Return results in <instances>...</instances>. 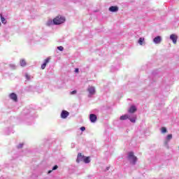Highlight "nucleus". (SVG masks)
Listing matches in <instances>:
<instances>
[{"label": "nucleus", "instance_id": "obj_1", "mask_svg": "<svg viewBox=\"0 0 179 179\" xmlns=\"http://www.w3.org/2000/svg\"><path fill=\"white\" fill-rule=\"evenodd\" d=\"M21 117L22 120L24 121V122H27V125H31V123H30V121H33V119L34 118L31 114V110L27 108L23 110Z\"/></svg>", "mask_w": 179, "mask_h": 179}, {"label": "nucleus", "instance_id": "obj_2", "mask_svg": "<svg viewBox=\"0 0 179 179\" xmlns=\"http://www.w3.org/2000/svg\"><path fill=\"white\" fill-rule=\"evenodd\" d=\"M126 120H129L130 122L135 124V122H136V115L128 113L120 117V121H126Z\"/></svg>", "mask_w": 179, "mask_h": 179}, {"label": "nucleus", "instance_id": "obj_3", "mask_svg": "<svg viewBox=\"0 0 179 179\" xmlns=\"http://www.w3.org/2000/svg\"><path fill=\"white\" fill-rule=\"evenodd\" d=\"M127 160H129L130 164L135 166L136 164V162H138V157L134 155L133 152H130L127 155Z\"/></svg>", "mask_w": 179, "mask_h": 179}, {"label": "nucleus", "instance_id": "obj_4", "mask_svg": "<svg viewBox=\"0 0 179 179\" xmlns=\"http://www.w3.org/2000/svg\"><path fill=\"white\" fill-rule=\"evenodd\" d=\"M65 22V17L61 15H59L53 19V24L55 25L62 24Z\"/></svg>", "mask_w": 179, "mask_h": 179}, {"label": "nucleus", "instance_id": "obj_5", "mask_svg": "<svg viewBox=\"0 0 179 179\" xmlns=\"http://www.w3.org/2000/svg\"><path fill=\"white\" fill-rule=\"evenodd\" d=\"M87 92H88V97H92V96H94L96 94V88L93 86H89L87 89Z\"/></svg>", "mask_w": 179, "mask_h": 179}, {"label": "nucleus", "instance_id": "obj_6", "mask_svg": "<svg viewBox=\"0 0 179 179\" xmlns=\"http://www.w3.org/2000/svg\"><path fill=\"white\" fill-rule=\"evenodd\" d=\"M170 40H171V41H173V44H177V40H178V36L174 34H171Z\"/></svg>", "mask_w": 179, "mask_h": 179}, {"label": "nucleus", "instance_id": "obj_7", "mask_svg": "<svg viewBox=\"0 0 179 179\" xmlns=\"http://www.w3.org/2000/svg\"><path fill=\"white\" fill-rule=\"evenodd\" d=\"M85 159V156L82 155V153H78L77 156L76 162L80 163V162H83Z\"/></svg>", "mask_w": 179, "mask_h": 179}, {"label": "nucleus", "instance_id": "obj_8", "mask_svg": "<svg viewBox=\"0 0 179 179\" xmlns=\"http://www.w3.org/2000/svg\"><path fill=\"white\" fill-rule=\"evenodd\" d=\"M153 43L155 44H160L162 43V36H157L153 38Z\"/></svg>", "mask_w": 179, "mask_h": 179}, {"label": "nucleus", "instance_id": "obj_9", "mask_svg": "<svg viewBox=\"0 0 179 179\" xmlns=\"http://www.w3.org/2000/svg\"><path fill=\"white\" fill-rule=\"evenodd\" d=\"M9 98L13 100V101H17V95L15 92H12L9 94Z\"/></svg>", "mask_w": 179, "mask_h": 179}, {"label": "nucleus", "instance_id": "obj_10", "mask_svg": "<svg viewBox=\"0 0 179 179\" xmlns=\"http://www.w3.org/2000/svg\"><path fill=\"white\" fill-rule=\"evenodd\" d=\"M90 121H91V122H93V123L96 122L97 121V115L94 114H90Z\"/></svg>", "mask_w": 179, "mask_h": 179}, {"label": "nucleus", "instance_id": "obj_11", "mask_svg": "<svg viewBox=\"0 0 179 179\" xmlns=\"http://www.w3.org/2000/svg\"><path fill=\"white\" fill-rule=\"evenodd\" d=\"M69 115V112H68L66 110H62V111L61 117L64 120H65V118H67Z\"/></svg>", "mask_w": 179, "mask_h": 179}, {"label": "nucleus", "instance_id": "obj_12", "mask_svg": "<svg viewBox=\"0 0 179 179\" xmlns=\"http://www.w3.org/2000/svg\"><path fill=\"white\" fill-rule=\"evenodd\" d=\"M136 111V106H131L129 110H128V113L129 114H134V113H135Z\"/></svg>", "mask_w": 179, "mask_h": 179}, {"label": "nucleus", "instance_id": "obj_13", "mask_svg": "<svg viewBox=\"0 0 179 179\" xmlns=\"http://www.w3.org/2000/svg\"><path fill=\"white\" fill-rule=\"evenodd\" d=\"M109 11L110 12H118V6H111L109 8Z\"/></svg>", "mask_w": 179, "mask_h": 179}, {"label": "nucleus", "instance_id": "obj_14", "mask_svg": "<svg viewBox=\"0 0 179 179\" xmlns=\"http://www.w3.org/2000/svg\"><path fill=\"white\" fill-rule=\"evenodd\" d=\"M10 134H13V129L12 127L7 128L6 129V134L10 135Z\"/></svg>", "mask_w": 179, "mask_h": 179}, {"label": "nucleus", "instance_id": "obj_15", "mask_svg": "<svg viewBox=\"0 0 179 179\" xmlns=\"http://www.w3.org/2000/svg\"><path fill=\"white\" fill-rule=\"evenodd\" d=\"M84 163H85L86 164H87L88 163H90V157H84Z\"/></svg>", "mask_w": 179, "mask_h": 179}, {"label": "nucleus", "instance_id": "obj_16", "mask_svg": "<svg viewBox=\"0 0 179 179\" xmlns=\"http://www.w3.org/2000/svg\"><path fill=\"white\" fill-rule=\"evenodd\" d=\"M145 41L144 38H139L138 43L140 44V45H143V42Z\"/></svg>", "mask_w": 179, "mask_h": 179}, {"label": "nucleus", "instance_id": "obj_17", "mask_svg": "<svg viewBox=\"0 0 179 179\" xmlns=\"http://www.w3.org/2000/svg\"><path fill=\"white\" fill-rule=\"evenodd\" d=\"M20 64L21 66H26V60L24 59H21Z\"/></svg>", "mask_w": 179, "mask_h": 179}, {"label": "nucleus", "instance_id": "obj_18", "mask_svg": "<svg viewBox=\"0 0 179 179\" xmlns=\"http://www.w3.org/2000/svg\"><path fill=\"white\" fill-rule=\"evenodd\" d=\"M46 24L47 26H52V24H54V20H49L47 22Z\"/></svg>", "mask_w": 179, "mask_h": 179}, {"label": "nucleus", "instance_id": "obj_19", "mask_svg": "<svg viewBox=\"0 0 179 179\" xmlns=\"http://www.w3.org/2000/svg\"><path fill=\"white\" fill-rule=\"evenodd\" d=\"M25 78H26L27 80H31V78H32L33 77H31V76H30V75L26 73V74H25Z\"/></svg>", "mask_w": 179, "mask_h": 179}, {"label": "nucleus", "instance_id": "obj_20", "mask_svg": "<svg viewBox=\"0 0 179 179\" xmlns=\"http://www.w3.org/2000/svg\"><path fill=\"white\" fill-rule=\"evenodd\" d=\"M166 141H171V139H173V134H169L166 138Z\"/></svg>", "mask_w": 179, "mask_h": 179}, {"label": "nucleus", "instance_id": "obj_21", "mask_svg": "<svg viewBox=\"0 0 179 179\" xmlns=\"http://www.w3.org/2000/svg\"><path fill=\"white\" fill-rule=\"evenodd\" d=\"M1 22L3 23L4 24L6 23L5 17H2V15H1Z\"/></svg>", "mask_w": 179, "mask_h": 179}, {"label": "nucleus", "instance_id": "obj_22", "mask_svg": "<svg viewBox=\"0 0 179 179\" xmlns=\"http://www.w3.org/2000/svg\"><path fill=\"white\" fill-rule=\"evenodd\" d=\"M162 134H166V132H167V129L166 127H162Z\"/></svg>", "mask_w": 179, "mask_h": 179}, {"label": "nucleus", "instance_id": "obj_23", "mask_svg": "<svg viewBox=\"0 0 179 179\" xmlns=\"http://www.w3.org/2000/svg\"><path fill=\"white\" fill-rule=\"evenodd\" d=\"M50 62V57H48L47 59H45L43 64H45L47 65V64H48Z\"/></svg>", "mask_w": 179, "mask_h": 179}, {"label": "nucleus", "instance_id": "obj_24", "mask_svg": "<svg viewBox=\"0 0 179 179\" xmlns=\"http://www.w3.org/2000/svg\"><path fill=\"white\" fill-rule=\"evenodd\" d=\"M57 50H59V51H64V47L63 46H59V47H57Z\"/></svg>", "mask_w": 179, "mask_h": 179}, {"label": "nucleus", "instance_id": "obj_25", "mask_svg": "<svg viewBox=\"0 0 179 179\" xmlns=\"http://www.w3.org/2000/svg\"><path fill=\"white\" fill-rule=\"evenodd\" d=\"M45 66H47V64H45V63H43V64L41 65V69H45Z\"/></svg>", "mask_w": 179, "mask_h": 179}, {"label": "nucleus", "instance_id": "obj_26", "mask_svg": "<svg viewBox=\"0 0 179 179\" xmlns=\"http://www.w3.org/2000/svg\"><path fill=\"white\" fill-rule=\"evenodd\" d=\"M22 148H23V143H20V144L17 145V149H22Z\"/></svg>", "mask_w": 179, "mask_h": 179}, {"label": "nucleus", "instance_id": "obj_27", "mask_svg": "<svg viewBox=\"0 0 179 179\" xmlns=\"http://www.w3.org/2000/svg\"><path fill=\"white\" fill-rule=\"evenodd\" d=\"M80 131H86V127H81L80 128Z\"/></svg>", "mask_w": 179, "mask_h": 179}, {"label": "nucleus", "instance_id": "obj_28", "mask_svg": "<svg viewBox=\"0 0 179 179\" xmlns=\"http://www.w3.org/2000/svg\"><path fill=\"white\" fill-rule=\"evenodd\" d=\"M10 67L13 69H15V68H16V66H15V64H10Z\"/></svg>", "mask_w": 179, "mask_h": 179}, {"label": "nucleus", "instance_id": "obj_29", "mask_svg": "<svg viewBox=\"0 0 179 179\" xmlns=\"http://www.w3.org/2000/svg\"><path fill=\"white\" fill-rule=\"evenodd\" d=\"M58 169V166L57 165H55L53 167H52V170H57Z\"/></svg>", "mask_w": 179, "mask_h": 179}, {"label": "nucleus", "instance_id": "obj_30", "mask_svg": "<svg viewBox=\"0 0 179 179\" xmlns=\"http://www.w3.org/2000/svg\"><path fill=\"white\" fill-rule=\"evenodd\" d=\"M71 94H76V90H73L71 92Z\"/></svg>", "mask_w": 179, "mask_h": 179}, {"label": "nucleus", "instance_id": "obj_31", "mask_svg": "<svg viewBox=\"0 0 179 179\" xmlns=\"http://www.w3.org/2000/svg\"><path fill=\"white\" fill-rule=\"evenodd\" d=\"M71 148H75V143H71Z\"/></svg>", "mask_w": 179, "mask_h": 179}, {"label": "nucleus", "instance_id": "obj_32", "mask_svg": "<svg viewBox=\"0 0 179 179\" xmlns=\"http://www.w3.org/2000/svg\"><path fill=\"white\" fill-rule=\"evenodd\" d=\"M75 72H76V73L79 72V69H75Z\"/></svg>", "mask_w": 179, "mask_h": 179}, {"label": "nucleus", "instance_id": "obj_33", "mask_svg": "<svg viewBox=\"0 0 179 179\" xmlns=\"http://www.w3.org/2000/svg\"><path fill=\"white\" fill-rule=\"evenodd\" d=\"M110 170V167H106V171H108Z\"/></svg>", "mask_w": 179, "mask_h": 179}, {"label": "nucleus", "instance_id": "obj_34", "mask_svg": "<svg viewBox=\"0 0 179 179\" xmlns=\"http://www.w3.org/2000/svg\"><path fill=\"white\" fill-rule=\"evenodd\" d=\"M52 171H48V173L50 174V173H52Z\"/></svg>", "mask_w": 179, "mask_h": 179}, {"label": "nucleus", "instance_id": "obj_35", "mask_svg": "<svg viewBox=\"0 0 179 179\" xmlns=\"http://www.w3.org/2000/svg\"><path fill=\"white\" fill-rule=\"evenodd\" d=\"M152 75H155V73H154V72H152Z\"/></svg>", "mask_w": 179, "mask_h": 179}, {"label": "nucleus", "instance_id": "obj_36", "mask_svg": "<svg viewBox=\"0 0 179 179\" xmlns=\"http://www.w3.org/2000/svg\"><path fill=\"white\" fill-rule=\"evenodd\" d=\"M0 26H1V22H0Z\"/></svg>", "mask_w": 179, "mask_h": 179}]
</instances>
